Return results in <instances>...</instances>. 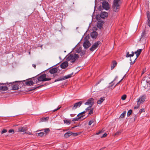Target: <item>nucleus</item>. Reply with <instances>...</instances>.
Here are the masks:
<instances>
[{"label": "nucleus", "instance_id": "nucleus-26", "mask_svg": "<svg viewBox=\"0 0 150 150\" xmlns=\"http://www.w3.org/2000/svg\"><path fill=\"white\" fill-rule=\"evenodd\" d=\"M64 121L65 124H66L67 125H69L71 123V121L70 120H64Z\"/></svg>", "mask_w": 150, "mask_h": 150}, {"label": "nucleus", "instance_id": "nucleus-35", "mask_svg": "<svg viewBox=\"0 0 150 150\" xmlns=\"http://www.w3.org/2000/svg\"><path fill=\"white\" fill-rule=\"evenodd\" d=\"M94 119H92L90 121H89L88 122V125H91L94 122Z\"/></svg>", "mask_w": 150, "mask_h": 150}, {"label": "nucleus", "instance_id": "nucleus-40", "mask_svg": "<svg viewBox=\"0 0 150 150\" xmlns=\"http://www.w3.org/2000/svg\"><path fill=\"white\" fill-rule=\"evenodd\" d=\"M126 97H127V96L126 95H124L123 96H122L121 99L123 100H124L126 99Z\"/></svg>", "mask_w": 150, "mask_h": 150}, {"label": "nucleus", "instance_id": "nucleus-28", "mask_svg": "<svg viewBox=\"0 0 150 150\" xmlns=\"http://www.w3.org/2000/svg\"><path fill=\"white\" fill-rule=\"evenodd\" d=\"M83 117V116H81L79 117H78V118L76 117V118H74L72 119V121H77L79 120V119L81 118V117Z\"/></svg>", "mask_w": 150, "mask_h": 150}, {"label": "nucleus", "instance_id": "nucleus-30", "mask_svg": "<svg viewBox=\"0 0 150 150\" xmlns=\"http://www.w3.org/2000/svg\"><path fill=\"white\" fill-rule=\"evenodd\" d=\"M49 118L48 117H43L41 119V121L42 122L48 120Z\"/></svg>", "mask_w": 150, "mask_h": 150}, {"label": "nucleus", "instance_id": "nucleus-59", "mask_svg": "<svg viewBox=\"0 0 150 150\" xmlns=\"http://www.w3.org/2000/svg\"><path fill=\"white\" fill-rule=\"evenodd\" d=\"M149 79L148 81V80H146V82H147V83H149V82H150V77L149 78Z\"/></svg>", "mask_w": 150, "mask_h": 150}, {"label": "nucleus", "instance_id": "nucleus-32", "mask_svg": "<svg viewBox=\"0 0 150 150\" xmlns=\"http://www.w3.org/2000/svg\"><path fill=\"white\" fill-rule=\"evenodd\" d=\"M44 86V85H40L39 86H38L37 87H34V88H33V89H30L29 90V91H31L32 90H34L35 89H36V88H41L43 86Z\"/></svg>", "mask_w": 150, "mask_h": 150}, {"label": "nucleus", "instance_id": "nucleus-46", "mask_svg": "<svg viewBox=\"0 0 150 150\" xmlns=\"http://www.w3.org/2000/svg\"><path fill=\"white\" fill-rule=\"evenodd\" d=\"M81 56H82L83 55L85 54V52L84 51H81V52L79 53Z\"/></svg>", "mask_w": 150, "mask_h": 150}, {"label": "nucleus", "instance_id": "nucleus-63", "mask_svg": "<svg viewBox=\"0 0 150 150\" xmlns=\"http://www.w3.org/2000/svg\"><path fill=\"white\" fill-rule=\"evenodd\" d=\"M32 66L33 67H34L35 69L36 68V65L35 64H33Z\"/></svg>", "mask_w": 150, "mask_h": 150}, {"label": "nucleus", "instance_id": "nucleus-36", "mask_svg": "<svg viewBox=\"0 0 150 150\" xmlns=\"http://www.w3.org/2000/svg\"><path fill=\"white\" fill-rule=\"evenodd\" d=\"M132 112V110L130 109L129 110V111L127 113V116L128 117L131 114Z\"/></svg>", "mask_w": 150, "mask_h": 150}, {"label": "nucleus", "instance_id": "nucleus-33", "mask_svg": "<svg viewBox=\"0 0 150 150\" xmlns=\"http://www.w3.org/2000/svg\"><path fill=\"white\" fill-rule=\"evenodd\" d=\"M122 132V131L121 130L117 131L116 132V133H115L114 134V136H116V135H119Z\"/></svg>", "mask_w": 150, "mask_h": 150}, {"label": "nucleus", "instance_id": "nucleus-53", "mask_svg": "<svg viewBox=\"0 0 150 150\" xmlns=\"http://www.w3.org/2000/svg\"><path fill=\"white\" fill-rule=\"evenodd\" d=\"M123 78H122L120 81H119L115 86V87L119 84L123 80Z\"/></svg>", "mask_w": 150, "mask_h": 150}, {"label": "nucleus", "instance_id": "nucleus-31", "mask_svg": "<svg viewBox=\"0 0 150 150\" xmlns=\"http://www.w3.org/2000/svg\"><path fill=\"white\" fill-rule=\"evenodd\" d=\"M81 47H80L78 49H76V53H78L81 52Z\"/></svg>", "mask_w": 150, "mask_h": 150}, {"label": "nucleus", "instance_id": "nucleus-15", "mask_svg": "<svg viewBox=\"0 0 150 150\" xmlns=\"http://www.w3.org/2000/svg\"><path fill=\"white\" fill-rule=\"evenodd\" d=\"M138 57H130V60L131 62L130 64H133L135 62L136 60L137 59Z\"/></svg>", "mask_w": 150, "mask_h": 150}, {"label": "nucleus", "instance_id": "nucleus-57", "mask_svg": "<svg viewBox=\"0 0 150 150\" xmlns=\"http://www.w3.org/2000/svg\"><path fill=\"white\" fill-rule=\"evenodd\" d=\"M71 107H72L71 106H70L68 107L67 108V109H68V110H69Z\"/></svg>", "mask_w": 150, "mask_h": 150}, {"label": "nucleus", "instance_id": "nucleus-22", "mask_svg": "<svg viewBox=\"0 0 150 150\" xmlns=\"http://www.w3.org/2000/svg\"><path fill=\"white\" fill-rule=\"evenodd\" d=\"M142 50H143L142 49H139L135 52L134 53L136 54V56H139L142 52Z\"/></svg>", "mask_w": 150, "mask_h": 150}, {"label": "nucleus", "instance_id": "nucleus-55", "mask_svg": "<svg viewBox=\"0 0 150 150\" xmlns=\"http://www.w3.org/2000/svg\"><path fill=\"white\" fill-rule=\"evenodd\" d=\"M120 1V0H114L113 2L114 3H118V2Z\"/></svg>", "mask_w": 150, "mask_h": 150}, {"label": "nucleus", "instance_id": "nucleus-51", "mask_svg": "<svg viewBox=\"0 0 150 150\" xmlns=\"http://www.w3.org/2000/svg\"><path fill=\"white\" fill-rule=\"evenodd\" d=\"M8 132L9 133H12V132H13V133H14V130L13 129H10L8 131Z\"/></svg>", "mask_w": 150, "mask_h": 150}, {"label": "nucleus", "instance_id": "nucleus-10", "mask_svg": "<svg viewBox=\"0 0 150 150\" xmlns=\"http://www.w3.org/2000/svg\"><path fill=\"white\" fill-rule=\"evenodd\" d=\"M146 96L145 95L139 97L137 100V102L138 103L141 104L145 100L146 98Z\"/></svg>", "mask_w": 150, "mask_h": 150}, {"label": "nucleus", "instance_id": "nucleus-50", "mask_svg": "<svg viewBox=\"0 0 150 150\" xmlns=\"http://www.w3.org/2000/svg\"><path fill=\"white\" fill-rule=\"evenodd\" d=\"M148 25L150 27V18H148Z\"/></svg>", "mask_w": 150, "mask_h": 150}, {"label": "nucleus", "instance_id": "nucleus-54", "mask_svg": "<svg viewBox=\"0 0 150 150\" xmlns=\"http://www.w3.org/2000/svg\"><path fill=\"white\" fill-rule=\"evenodd\" d=\"M146 68L144 69V70L142 71V75L143 74H144L146 72Z\"/></svg>", "mask_w": 150, "mask_h": 150}, {"label": "nucleus", "instance_id": "nucleus-29", "mask_svg": "<svg viewBox=\"0 0 150 150\" xmlns=\"http://www.w3.org/2000/svg\"><path fill=\"white\" fill-rule=\"evenodd\" d=\"M97 26L98 28H101L102 27V25L101 22H98L97 23Z\"/></svg>", "mask_w": 150, "mask_h": 150}, {"label": "nucleus", "instance_id": "nucleus-62", "mask_svg": "<svg viewBox=\"0 0 150 150\" xmlns=\"http://www.w3.org/2000/svg\"><path fill=\"white\" fill-rule=\"evenodd\" d=\"M129 54H129V52H127V54H126V56H129Z\"/></svg>", "mask_w": 150, "mask_h": 150}, {"label": "nucleus", "instance_id": "nucleus-37", "mask_svg": "<svg viewBox=\"0 0 150 150\" xmlns=\"http://www.w3.org/2000/svg\"><path fill=\"white\" fill-rule=\"evenodd\" d=\"M93 109L92 108L89 111L88 113V115H91L93 113Z\"/></svg>", "mask_w": 150, "mask_h": 150}, {"label": "nucleus", "instance_id": "nucleus-21", "mask_svg": "<svg viewBox=\"0 0 150 150\" xmlns=\"http://www.w3.org/2000/svg\"><path fill=\"white\" fill-rule=\"evenodd\" d=\"M72 132H68L64 134V137L65 138H67L71 135H72Z\"/></svg>", "mask_w": 150, "mask_h": 150}, {"label": "nucleus", "instance_id": "nucleus-39", "mask_svg": "<svg viewBox=\"0 0 150 150\" xmlns=\"http://www.w3.org/2000/svg\"><path fill=\"white\" fill-rule=\"evenodd\" d=\"M140 105V104L139 103H137V105L135 106L134 107V109H138Z\"/></svg>", "mask_w": 150, "mask_h": 150}, {"label": "nucleus", "instance_id": "nucleus-13", "mask_svg": "<svg viewBox=\"0 0 150 150\" xmlns=\"http://www.w3.org/2000/svg\"><path fill=\"white\" fill-rule=\"evenodd\" d=\"M99 42H97L95 43L90 48V50L91 51H93L98 47L99 45Z\"/></svg>", "mask_w": 150, "mask_h": 150}, {"label": "nucleus", "instance_id": "nucleus-47", "mask_svg": "<svg viewBox=\"0 0 150 150\" xmlns=\"http://www.w3.org/2000/svg\"><path fill=\"white\" fill-rule=\"evenodd\" d=\"M7 132V130L5 129H3L1 132V134H2L4 133H6Z\"/></svg>", "mask_w": 150, "mask_h": 150}, {"label": "nucleus", "instance_id": "nucleus-9", "mask_svg": "<svg viewBox=\"0 0 150 150\" xmlns=\"http://www.w3.org/2000/svg\"><path fill=\"white\" fill-rule=\"evenodd\" d=\"M102 6L103 8L105 10H108L110 8L109 4L106 1H104L102 3Z\"/></svg>", "mask_w": 150, "mask_h": 150}, {"label": "nucleus", "instance_id": "nucleus-8", "mask_svg": "<svg viewBox=\"0 0 150 150\" xmlns=\"http://www.w3.org/2000/svg\"><path fill=\"white\" fill-rule=\"evenodd\" d=\"M94 103V99L93 98H91L88 100L85 103V104L92 106Z\"/></svg>", "mask_w": 150, "mask_h": 150}, {"label": "nucleus", "instance_id": "nucleus-44", "mask_svg": "<svg viewBox=\"0 0 150 150\" xmlns=\"http://www.w3.org/2000/svg\"><path fill=\"white\" fill-rule=\"evenodd\" d=\"M103 79H100V80H99L96 83L95 85L97 86L98 84L100 83L101 82V81L102 80H103Z\"/></svg>", "mask_w": 150, "mask_h": 150}, {"label": "nucleus", "instance_id": "nucleus-43", "mask_svg": "<svg viewBox=\"0 0 150 150\" xmlns=\"http://www.w3.org/2000/svg\"><path fill=\"white\" fill-rule=\"evenodd\" d=\"M61 108V106L58 107V108L57 109H55L54 110H53L52 111V112H55L57 111V110H59V109H60Z\"/></svg>", "mask_w": 150, "mask_h": 150}, {"label": "nucleus", "instance_id": "nucleus-14", "mask_svg": "<svg viewBox=\"0 0 150 150\" xmlns=\"http://www.w3.org/2000/svg\"><path fill=\"white\" fill-rule=\"evenodd\" d=\"M89 42L88 40L85 41L83 43V46L85 49H87L90 46Z\"/></svg>", "mask_w": 150, "mask_h": 150}, {"label": "nucleus", "instance_id": "nucleus-2", "mask_svg": "<svg viewBox=\"0 0 150 150\" xmlns=\"http://www.w3.org/2000/svg\"><path fill=\"white\" fill-rule=\"evenodd\" d=\"M22 82V81H17L14 82L9 83H8L12 85L13 90H17L19 89L20 83H21Z\"/></svg>", "mask_w": 150, "mask_h": 150}, {"label": "nucleus", "instance_id": "nucleus-27", "mask_svg": "<svg viewBox=\"0 0 150 150\" xmlns=\"http://www.w3.org/2000/svg\"><path fill=\"white\" fill-rule=\"evenodd\" d=\"M126 113V111H124L122 113V114L120 116V118H123L125 116Z\"/></svg>", "mask_w": 150, "mask_h": 150}, {"label": "nucleus", "instance_id": "nucleus-3", "mask_svg": "<svg viewBox=\"0 0 150 150\" xmlns=\"http://www.w3.org/2000/svg\"><path fill=\"white\" fill-rule=\"evenodd\" d=\"M74 73L72 72L70 74H68L67 76H65L63 77H59L58 79H57L55 80L54 81V82H56L58 81H62L63 80H64L66 79H67L71 77L72 76L73 74Z\"/></svg>", "mask_w": 150, "mask_h": 150}, {"label": "nucleus", "instance_id": "nucleus-52", "mask_svg": "<svg viewBox=\"0 0 150 150\" xmlns=\"http://www.w3.org/2000/svg\"><path fill=\"white\" fill-rule=\"evenodd\" d=\"M107 134L106 133H105L101 137V138L105 137H106L107 136Z\"/></svg>", "mask_w": 150, "mask_h": 150}, {"label": "nucleus", "instance_id": "nucleus-34", "mask_svg": "<svg viewBox=\"0 0 150 150\" xmlns=\"http://www.w3.org/2000/svg\"><path fill=\"white\" fill-rule=\"evenodd\" d=\"M86 112V111H83V112H81V113H79V114L77 115V116L78 117H79L81 116L82 115H81L82 114H83V113H84ZM83 117L84 116V115H83Z\"/></svg>", "mask_w": 150, "mask_h": 150}, {"label": "nucleus", "instance_id": "nucleus-48", "mask_svg": "<svg viewBox=\"0 0 150 150\" xmlns=\"http://www.w3.org/2000/svg\"><path fill=\"white\" fill-rule=\"evenodd\" d=\"M50 131V130L49 128H46L44 129V132L45 133H47Z\"/></svg>", "mask_w": 150, "mask_h": 150}, {"label": "nucleus", "instance_id": "nucleus-5", "mask_svg": "<svg viewBox=\"0 0 150 150\" xmlns=\"http://www.w3.org/2000/svg\"><path fill=\"white\" fill-rule=\"evenodd\" d=\"M79 57H67V60L70 62V64H73L78 60Z\"/></svg>", "mask_w": 150, "mask_h": 150}, {"label": "nucleus", "instance_id": "nucleus-12", "mask_svg": "<svg viewBox=\"0 0 150 150\" xmlns=\"http://www.w3.org/2000/svg\"><path fill=\"white\" fill-rule=\"evenodd\" d=\"M22 81V82L24 85H27L30 86L33 85L34 84L33 82L32 81H25V80H24Z\"/></svg>", "mask_w": 150, "mask_h": 150}, {"label": "nucleus", "instance_id": "nucleus-42", "mask_svg": "<svg viewBox=\"0 0 150 150\" xmlns=\"http://www.w3.org/2000/svg\"><path fill=\"white\" fill-rule=\"evenodd\" d=\"M91 107L92 106H91L89 105V106L88 107L86 108V109L85 110L86 111H87L90 110L91 109Z\"/></svg>", "mask_w": 150, "mask_h": 150}, {"label": "nucleus", "instance_id": "nucleus-61", "mask_svg": "<svg viewBox=\"0 0 150 150\" xmlns=\"http://www.w3.org/2000/svg\"><path fill=\"white\" fill-rule=\"evenodd\" d=\"M101 132H102V131H100L99 132L97 133H96V134H97V135H98L99 134H100V133H101Z\"/></svg>", "mask_w": 150, "mask_h": 150}, {"label": "nucleus", "instance_id": "nucleus-38", "mask_svg": "<svg viewBox=\"0 0 150 150\" xmlns=\"http://www.w3.org/2000/svg\"><path fill=\"white\" fill-rule=\"evenodd\" d=\"M145 110L144 108H142L139 111V113L140 114L142 112H145Z\"/></svg>", "mask_w": 150, "mask_h": 150}, {"label": "nucleus", "instance_id": "nucleus-19", "mask_svg": "<svg viewBox=\"0 0 150 150\" xmlns=\"http://www.w3.org/2000/svg\"><path fill=\"white\" fill-rule=\"evenodd\" d=\"M57 69L56 68H53L50 70L49 72L51 74H53L57 72Z\"/></svg>", "mask_w": 150, "mask_h": 150}, {"label": "nucleus", "instance_id": "nucleus-16", "mask_svg": "<svg viewBox=\"0 0 150 150\" xmlns=\"http://www.w3.org/2000/svg\"><path fill=\"white\" fill-rule=\"evenodd\" d=\"M108 16V13L106 12H102L100 15V17L102 18H104Z\"/></svg>", "mask_w": 150, "mask_h": 150}, {"label": "nucleus", "instance_id": "nucleus-1", "mask_svg": "<svg viewBox=\"0 0 150 150\" xmlns=\"http://www.w3.org/2000/svg\"><path fill=\"white\" fill-rule=\"evenodd\" d=\"M51 80V78H46V75L45 74H43L37 78V80L36 83H37L40 81H50Z\"/></svg>", "mask_w": 150, "mask_h": 150}, {"label": "nucleus", "instance_id": "nucleus-6", "mask_svg": "<svg viewBox=\"0 0 150 150\" xmlns=\"http://www.w3.org/2000/svg\"><path fill=\"white\" fill-rule=\"evenodd\" d=\"M148 36H147L146 35L145 31H143L140 38V41L142 42L144 41V42H145L146 41V38Z\"/></svg>", "mask_w": 150, "mask_h": 150}, {"label": "nucleus", "instance_id": "nucleus-45", "mask_svg": "<svg viewBox=\"0 0 150 150\" xmlns=\"http://www.w3.org/2000/svg\"><path fill=\"white\" fill-rule=\"evenodd\" d=\"M44 133L42 132H40L38 133V135L40 137L43 136L44 135Z\"/></svg>", "mask_w": 150, "mask_h": 150}, {"label": "nucleus", "instance_id": "nucleus-11", "mask_svg": "<svg viewBox=\"0 0 150 150\" xmlns=\"http://www.w3.org/2000/svg\"><path fill=\"white\" fill-rule=\"evenodd\" d=\"M82 101H80L75 103L72 107V110H74L77 108L79 107L81 105Z\"/></svg>", "mask_w": 150, "mask_h": 150}, {"label": "nucleus", "instance_id": "nucleus-23", "mask_svg": "<svg viewBox=\"0 0 150 150\" xmlns=\"http://www.w3.org/2000/svg\"><path fill=\"white\" fill-rule=\"evenodd\" d=\"M105 97H101L100 98L99 100H98L97 103L98 104H100L105 100Z\"/></svg>", "mask_w": 150, "mask_h": 150}, {"label": "nucleus", "instance_id": "nucleus-25", "mask_svg": "<svg viewBox=\"0 0 150 150\" xmlns=\"http://www.w3.org/2000/svg\"><path fill=\"white\" fill-rule=\"evenodd\" d=\"M97 35V33L96 31H93L91 33V36L92 38H95Z\"/></svg>", "mask_w": 150, "mask_h": 150}, {"label": "nucleus", "instance_id": "nucleus-58", "mask_svg": "<svg viewBox=\"0 0 150 150\" xmlns=\"http://www.w3.org/2000/svg\"><path fill=\"white\" fill-rule=\"evenodd\" d=\"M72 134L74 136H77L78 135V134L77 133H73V134Z\"/></svg>", "mask_w": 150, "mask_h": 150}, {"label": "nucleus", "instance_id": "nucleus-24", "mask_svg": "<svg viewBox=\"0 0 150 150\" xmlns=\"http://www.w3.org/2000/svg\"><path fill=\"white\" fill-rule=\"evenodd\" d=\"M26 129V127H21L18 129V131L20 132H25Z\"/></svg>", "mask_w": 150, "mask_h": 150}, {"label": "nucleus", "instance_id": "nucleus-4", "mask_svg": "<svg viewBox=\"0 0 150 150\" xmlns=\"http://www.w3.org/2000/svg\"><path fill=\"white\" fill-rule=\"evenodd\" d=\"M112 8L115 12L118 11L120 8V5L118 3L113 2Z\"/></svg>", "mask_w": 150, "mask_h": 150}, {"label": "nucleus", "instance_id": "nucleus-64", "mask_svg": "<svg viewBox=\"0 0 150 150\" xmlns=\"http://www.w3.org/2000/svg\"><path fill=\"white\" fill-rule=\"evenodd\" d=\"M101 6H99V9L100 10V11H101Z\"/></svg>", "mask_w": 150, "mask_h": 150}, {"label": "nucleus", "instance_id": "nucleus-41", "mask_svg": "<svg viewBox=\"0 0 150 150\" xmlns=\"http://www.w3.org/2000/svg\"><path fill=\"white\" fill-rule=\"evenodd\" d=\"M146 15L148 18H150V13L149 11L146 12Z\"/></svg>", "mask_w": 150, "mask_h": 150}, {"label": "nucleus", "instance_id": "nucleus-49", "mask_svg": "<svg viewBox=\"0 0 150 150\" xmlns=\"http://www.w3.org/2000/svg\"><path fill=\"white\" fill-rule=\"evenodd\" d=\"M118 78V76H115V78L114 79V80L112 81L111 83H110V84H111L114 81H115L116 79Z\"/></svg>", "mask_w": 150, "mask_h": 150}, {"label": "nucleus", "instance_id": "nucleus-60", "mask_svg": "<svg viewBox=\"0 0 150 150\" xmlns=\"http://www.w3.org/2000/svg\"><path fill=\"white\" fill-rule=\"evenodd\" d=\"M25 133H26V134H29L30 135H31L32 134L31 133H30V132H25Z\"/></svg>", "mask_w": 150, "mask_h": 150}, {"label": "nucleus", "instance_id": "nucleus-56", "mask_svg": "<svg viewBox=\"0 0 150 150\" xmlns=\"http://www.w3.org/2000/svg\"><path fill=\"white\" fill-rule=\"evenodd\" d=\"M134 55V52H132V54H129V56H133Z\"/></svg>", "mask_w": 150, "mask_h": 150}, {"label": "nucleus", "instance_id": "nucleus-20", "mask_svg": "<svg viewBox=\"0 0 150 150\" xmlns=\"http://www.w3.org/2000/svg\"><path fill=\"white\" fill-rule=\"evenodd\" d=\"M117 62L114 60L112 61V64L111 65V69H112L117 65Z\"/></svg>", "mask_w": 150, "mask_h": 150}, {"label": "nucleus", "instance_id": "nucleus-7", "mask_svg": "<svg viewBox=\"0 0 150 150\" xmlns=\"http://www.w3.org/2000/svg\"><path fill=\"white\" fill-rule=\"evenodd\" d=\"M6 84H8L9 83L8 82L2 83H0V90L2 91H5L7 90L8 88L6 86Z\"/></svg>", "mask_w": 150, "mask_h": 150}, {"label": "nucleus", "instance_id": "nucleus-17", "mask_svg": "<svg viewBox=\"0 0 150 150\" xmlns=\"http://www.w3.org/2000/svg\"><path fill=\"white\" fill-rule=\"evenodd\" d=\"M68 65V62H65L62 63L60 67L62 69H65L67 67Z\"/></svg>", "mask_w": 150, "mask_h": 150}, {"label": "nucleus", "instance_id": "nucleus-18", "mask_svg": "<svg viewBox=\"0 0 150 150\" xmlns=\"http://www.w3.org/2000/svg\"><path fill=\"white\" fill-rule=\"evenodd\" d=\"M66 56H79L78 54L75 53L74 51H72Z\"/></svg>", "mask_w": 150, "mask_h": 150}]
</instances>
